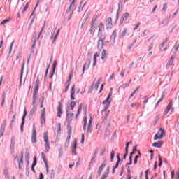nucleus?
Listing matches in <instances>:
<instances>
[{"mask_svg":"<svg viewBox=\"0 0 179 179\" xmlns=\"http://www.w3.org/2000/svg\"><path fill=\"white\" fill-rule=\"evenodd\" d=\"M38 89H40V80L37 78L34 84V90L33 93L34 103H35V100H37V94L38 93Z\"/></svg>","mask_w":179,"mask_h":179,"instance_id":"obj_1","label":"nucleus"},{"mask_svg":"<svg viewBox=\"0 0 179 179\" xmlns=\"http://www.w3.org/2000/svg\"><path fill=\"white\" fill-rule=\"evenodd\" d=\"M166 131L162 128H159V131H158L154 136V141H157V139H162Z\"/></svg>","mask_w":179,"mask_h":179,"instance_id":"obj_2","label":"nucleus"},{"mask_svg":"<svg viewBox=\"0 0 179 179\" xmlns=\"http://www.w3.org/2000/svg\"><path fill=\"white\" fill-rule=\"evenodd\" d=\"M32 143L37 142V131L36 130V124H33L32 136H31Z\"/></svg>","mask_w":179,"mask_h":179,"instance_id":"obj_3","label":"nucleus"},{"mask_svg":"<svg viewBox=\"0 0 179 179\" xmlns=\"http://www.w3.org/2000/svg\"><path fill=\"white\" fill-rule=\"evenodd\" d=\"M121 12H122V2L121 1V0H120L118 3V10L116 13L115 23L118 22V19L120 17V13H121Z\"/></svg>","mask_w":179,"mask_h":179,"instance_id":"obj_4","label":"nucleus"},{"mask_svg":"<svg viewBox=\"0 0 179 179\" xmlns=\"http://www.w3.org/2000/svg\"><path fill=\"white\" fill-rule=\"evenodd\" d=\"M27 115V110L26 109L24 110V114L22 117V123L20 126L21 133L23 134V128L24 127V122L26 121V117Z\"/></svg>","mask_w":179,"mask_h":179,"instance_id":"obj_5","label":"nucleus"},{"mask_svg":"<svg viewBox=\"0 0 179 179\" xmlns=\"http://www.w3.org/2000/svg\"><path fill=\"white\" fill-rule=\"evenodd\" d=\"M76 148H78V140L75 138L73 141V145H72V155L76 156Z\"/></svg>","mask_w":179,"mask_h":179,"instance_id":"obj_6","label":"nucleus"},{"mask_svg":"<svg viewBox=\"0 0 179 179\" xmlns=\"http://www.w3.org/2000/svg\"><path fill=\"white\" fill-rule=\"evenodd\" d=\"M92 62V59L90 58H87L85 64L83 65V73H85V71H86V69H89V68H90V64Z\"/></svg>","mask_w":179,"mask_h":179,"instance_id":"obj_7","label":"nucleus"},{"mask_svg":"<svg viewBox=\"0 0 179 179\" xmlns=\"http://www.w3.org/2000/svg\"><path fill=\"white\" fill-rule=\"evenodd\" d=\"M106 39V37L101 36L98 41V45L97 48L98 50H101L103 48V46L104 45V40Z\"/></svg>","mask_w":179,"mask_h":179,"instance_id":"obj_8","label":"nucleus"},{"mask_svg":"<svg viewBox=\"0 0 179 179\" xmlns=\"http://www.w3.org/2000/svg\"><path fill=\"white\" fill-rule=\"evenodd\" d=\"M111 96H113V88H110V92H109L107 98L106 99V100H104L102 102V104H110L111 103V101H110V99H111Z\"/></svg>","mask_w":179,"mask_h":179,"instance_id":"obj_9","label":"nucleus"},{"mask_svg":"<svg viewBox=\"0 0 179 179\" xmlns=\"http://www.w3.org/2000/svg\"><path fill=\"white\" fill-rule=\"evenodd\" d=\"M63 110H62V105L61 104V102H59L58 106H57V117L59 118H61L62 114H63Z\"/></svg>","mask_w":179,"mask_h":179,"instance_id":"obj_10","label":"nucleus"},{"mask_svg":"<svg viewBox=\"0 0 179 179\" xmlns=\"http://www.w3.org/2000/svg\"><path fill=\"white\" fill-rule=\"evenodd\" d=\"M136 152H138V154L140 156H142V153H141V150L137 149L136 145L133 147V151L131 152H130V156L129 157H131V159H132L134 155H135Z\"/></svg>","mask_w":179,"mask_h":179,"instance_id":"obj_11","label":"nucleus"},{"mask_svg":"<svg viewBox=\"0 0 179 179\" xmlns=\"http://www.w3.org/2000/svg\"><path fill=\"white\" fill-rule=\"evenodd\" d=\"M128 17H129V13H125L124 14H123L122 17H121V19L120 20V24H122L124 23V22H127V20H128Z\"/></svg>","mask_w":179,"mask_h":179,"instance_id":"obj_12","label":"nucleus"},{"mask_svg":"<svg viewBox=\"0 0 179 179\" xmlns=\"http://www.w3.org/2000/svg\"><path fill=\"white\" fill-rule=\"evenodd\" d=\"M44 142L48 149H50V143H48V133L45 132L43 136Z\"/></svg>","mask_w":179,"mask_h":179,"instance_id":"obj_13","label":"nucleus"},{"mask_svg":"<svg viewBox=\"0 0 179 179\" xmlns=\"http://www.w3.org/2000/svg\"><path fill=\"white\" fill-rule=\"evenodd\" d=\"M6 127V120L3 121V123L1 126L0 129V136H3L5 132V128Z\"/></svg>","mask_w":179,"mask_h":179,"instance_id":"obj_14","label":"nucleus"},{"mask_svg":"<svg viewBox=\"0 0 179 179\" xmlns=\"http://www.w3.org/2000/svg\"><path fill=\"white\" fill-rule=\"evenodd\" d=\"M117 38V29H115L112 35L110 36V41H112L113 45H114L115 43V38Z\"/></svg>","mask_w":179,"mask_h":179,"instance_id":"obj_15","label":"nucleus"},{"mask_svg":"<svg viewBox=\"0 0 179 179\" xmlns=\"http://www.w3.org/2000/svg\"><path fill=\"white\" fill-rule=\"evenodd\" d=\"M75 1L76 0H72L69 7L66 10V13H69V12H71V11L73 12V8H75Z\"/></svg>","mask_w":179,"mask_h":179,"instance_id":"obj_16","label":"nucleus"},{"mask_svg":"<svg viewBox=\"0 0 179 179\" xmlns=\"http://www.w3.org/2000/svg\"><path fill=\"white\" fill-rule=\"evenodd\" d=\"M41 124H45V108H43L41 111Z\"/></svg>","mask_w":179,"mask_h":179,"instance_id":"obj_17","label":"nucleus"},{"mask_svg":"<svg viewBox=\"0 0 179 179\" xmlns=\"http://www.w3.org/2000/svg\"><path fill=\"white\" fill-rule=\"evenodd\" d=\"M106 24H107V27L106 29H111V27H113V19L111 18V17H109L107 20H106Z\"/></svg>","mask_w":179,"mask_h":179,"instance_id":"obj_18","label":"nucleus"},{"mask_svg":"<svg viewBox=\"0 0 179 179\" xmlns=\"http://www.w3.org/2000/svg\"><path fill=\"white\" fill-rule=\"evenodd\" d=\"M32 106H33V108L31 109L29 113L34 115V113L37 111V106H36V100L34 101V99H33L32 101Z\"/></svg>","mask_w":179,"mask_h":179,"instance_id":"obj_19","label":"nucleus"},{"mask_svg":"<svg viewBox=\"0 0 179 179\" xmlns=\"http://www.w3.org/2000/svg\"><path fill=\"white\" fill-rule=\"evenodd\" d=\"M105 168H106V162H103L97 171L98 176H101V173L103 172V170H104Z\"/></svg>","mask_w":179,"mask_h":179,"instance_id":"obj_20","label":"nucleus"},{"mask_svg":"<svg viewBox=\"0 0 179 179\" xmlns=\"http://www.w3.org/2000/svg\"><path fill=\"white\" fill-rule=\"evenodd\" d=\"M15 136L11 137V143L10 145V150L12 151L11 153H13V151L15 150Z\"/></svg>","mask_w":179,"mask_h":179,"instance_id":"obj_21","label":"nucleus"},{"mask_svg":"<svg viewBox=\"0 0 179 179\" xmlns=\"http://www.w3.org/2000/svg\"><path fill=\"white\" fill-rule=\"evenodd\" d=\"M154 148H162L163 146V141H159L158 142H155L152 143Z\"/></svg>","mask_w":179,"mask_h":179,"instance_id":"obj_22","label":"nucleus"},{"mask_svg":"<svg viewBox=\"0 0 179 179\" xmlns=\"http://www.w3.org/2000/svg\"><path fill=\"white\" fill-rule=\"evenodd\" d=\"M107 51L103 49L102 50V52H101V59H102V61H106V59H107Z\"/></svg>","mask_w":179,"mask_h":179,"instance_id":"obj_23","label":"nucleus"},{"mask_svg":"<svg viewBox=\"0 0 179 179\" xmlns=\"http://www.w3.org/2000/svg\"><path fill=\"white\" fill-rule=\"evenodd\" d=\"M72 120H73V117H71L69 116V112L68 109H66V121L67 124H71L72 122Z\"/></svg>","mask_w":179,"mask_h":179,"instance_id":"obj_24","label":"nucleus"},{"mask_svg":"<svg viewBox=\"0 0 179 179\" xmlns=\"http://www.w3.org/2000/svg\"><path fill=\"white\" fill-rule=\"evenodd\" d=\"M70 97L72 100H75V85L71 87Z\"/></svg>","mask_w":179,"mask_h":179,"instance_id":"obj_25","label":"nucleus"},{"mask_svg":"<svg viewBox=\"0 0 179 179\" xmlns=\"http://www.w3.org/2000/svg\"><path fill=\"white\" fill-rule=\"evenodd\" d=\"M174 60H173V56L171 57L170 60L168 62L167 64H166V69H169V68H170V66H171V65H173V62Z\"/></svg>","mask_w":179,"mask_h":179,"instance_id":"obj_26","label":"nucleus"},{"mask_svg":"<svg viewBox=\"0 0 179 179\" xmlns=\"http://www.w3.org/2000/svg\"><path fill=\"white\" fill-rule=\"evenodd\" d=\"M67 131L68 134L72 135V127L71 126V123H68L67 124Z\"/></svg>","mask_w":179,"mask_h":179,"instance_id":"obj_27","label":"nucleus"},{"mask_svg":"<svg viewBox=\"0 0 179 179\" xmlns=\"http://www.w3.org/2000/svg\"><path fill=\"white\" fill-rule=\"evenodd\" d=\"M84 124H83V130L86 131V126L87 125V118L86 117V116H84Z\"/></svg>","mask_w":179,"mask_h":179,"instance_id":"obj_28","label":"nucleus"},{"mask_svg":"<svg viewBox=\"0 0 179 179\" xmlns=\"http://www.w3.org/2000/svg\"><path fill=\"white\" fill-rule=\"evenodd\" d=\"M158 160H159V167H162L163 166V159H162V156L160 155H158Z\"/></svg>","mask_w":179,"mask_h":179,"instance_id":"obj_29","label":"nucleus"},{"mask_svg":"<svg viewBox=\"0 0 179 179\" xmlns=\"http://www.w3.org/2000/svg\"><path fill=\"white\" fill-rule=\"evenodd\" d=\"M115 156V152L114 150H112L110 152V162L113 163L114 162V157Z\"/></svg>","mask_w":179,"mask_h":179,"instance_id":"obj_30","label":"nucleus"},{"mask_svg":"<svg viewBox=\"0 0 179 179\" xmlns=\"http://www.w3.org/2000/svg\"><path fill=\"white\" fill-rule=\"evenodd\" d=\"M30 159V152H29V149H26L25 151V160Z\"/></svg>","mask_w":179,"mask_h":179,"instance_id":"obj_31","label":"nucleus"},{"mask_svg":"<svg viewBox=\"0 0 179 179\" xmlns=\"http://www.w3.org/2000/svg\"><path fill=\"white\" fill-rule=\"evenodd\" d=\"M80 111H82V105H80L78 106V110H77V113L76 115V118H78V117H79V114H80Z\"/></svg>","mask_w":179,"mask_h":179,"instance_id":"obj_32","label":"nucleus"},{"mask_svg":"<svg viewBox=\"0 0 179 179\" xmlns=\"http://www.w3.org/2000/svg\"><path fill=\"white\" fill-rule=\"evenodd\" d=\"M9 22H10V18H7L3 20L1 23V26L3 25V24H6V23H9Z\"/></svg>","mask_w":179,"mask_h":179,"instance_id":"obj_33","label":"nucleus"},{"mask_svg":"<svg viewBox=\"0 0 179 179\" xmlns=\"http://www.w3.org/2000/svg\"><path fill=\"white\" fill-rule=\"evenodd\" d=\"M96 28L94 27V24H91V29H90V33L91 34H94V31H96Z\"/></svg>","mask_w":179,"mask_h":179,"instance_id":"obj_34","label":"nucleus"},{"mask_svg":"<svg viewBox=\"0 0 179 179\" xmlns=\"http://www.w3.org/2000/svg\"><path fill=\"white\" fill-rule=\"evenodd\" d=\"M61 31V29H59L57 31V33L53 38V41L52 43H55V41H57V37H58L59 34V31Z\"/></svg>","mask_w":179,"mask_h":179,"instance_id":"obj_35","label":"nucleus"},{"mask_svg":"<svg viewBox=\"0 0 179 179\" xmlns=\"http://www.w3.org/2000/svg\"><path fill=\"white\" fill-rule=\"evenodd\" d=\"M17 162H18V169L19 170H22V164H23V160L22 159H17Z\"/></svg>","mask_w":179,"mask_h":179,"instance_id":"obj_36","label":"nucleus"},{"mask_svg":"<svg viewBox=\"0 0 179 179\" xmlns=\"http://www.w3.org/2000/svg\"><path fill=\"white\" fill-rule=\"evenodd\" d=\"M127 34V28H125L122 32L121 36H120V38H124V37H125V35Z\"/></svg>","mask_w":179,"mask_h":179,"instance_id":"obj_37","label":"nucleus"},{"mask_svg":"<svg viewBox=\"0 0 179 179\" xmlns=\"http://www.w3.org/2000/svg\"><path fill=\"white\" fill-rule=\"evenodd\" d=\"M161 24H164V26H167L169 24V19H165L161 22Z\"/></svg>","mask_w":179,"mask_h":179,"instance_id":"obj_38","label":"nucleus"},{"mask_svg":"<svg viewBox=\"0 0 179 179\" xmlns=\"http://www.w3.org/2000/svg\"><path fill=\"white\" fill-rule=\"evenodd\" d=\"M171 110V108H170V106H167L164 112V115H167V114H169V111H170Z\"/></svg>","mask_w":179,"mask_h":179,"instance_id":"obj_39","label":"nucleus"},{"mask_svg":"<svg viewBox=\"0 0 179 179\" xmlns=\"http://www.w3.org/2000/svg\"><path fill=\"white\" fill-rule=\"evenodd\" d=\"M13 44H15V41H13L10 45V50H9V52H8V55H10V54H12V48H13Z\"/></svg>","mask_w":179,"mask_h":179,"instance_id":"obj_40","label":"nucleus"},{"mask_svg":"<svg viewBox=\"0 0 179 179\" xmlns=\"http://www.w3.org/2000/svg\"><path fill=\"white\" fill-rule=\"evenodd\" d=\"M75 106H76V102L71 101L70 103V107H71L72 111H73V108H75Z\"/></svg>","mask_w":179,"mask_h":179,"instance_id":"obj_41","label":"nucleus"},{"mask_svg":"<svg viewBox=\"0 0 179 179\" xmlns=\"http://www.w3.org/2000/svg\"><path fill=\"white\" fill-rule=\"evenodd\" d=\"M36 166H37V157H34L31 166L36 167Z\"/></svg>","mask_w":179,"mask_h":179,"instance_id":"obj_42","label":"nucleus"},{"mask_svg":"<svg viewBox=\"0 0 179 179\" xmlns=\"http://www.w3.org/2000/svg\"><path fill=\"white\" fill-rule=\"evenodd\" d=\"M120 162H122V160L119 158V160L116 162L115 166H113L114 169H118V166H120Z\"/></svg>","mask_w":179,"mask_h":179,"instance_id":"obj_43","label":"nucleus"},{"mask_svg":"<svg viewBox=\"0 0 179 179\" xmlns=\"http://www.w3.org/2000/svg\"><path fill=\"white\" fill-rule=\"evenodd\" d=\"M24 69V62L22 64V66L21 67V73H20V79L23 78V70Z\"/></svg>","mask_w":179,"mask_h":179,"instance_id":"obj_44","label":"nucleus"},{"mask_svg":"<svg viewBox=\"0 0 179 179\" xmlns=\"http://www.w3.org/2000/svg\"><path fill=\"white\" fill-rule=\"evenodd\" d=\"M55 68H57V60H55L53 62L52 67V71L55 72Z\"/></svg>","mask_w":179,"mask_h":179,"instance_id":"obj_45","label":"nucleus"},{"mask_svg":"<svg viewBox=\"0 0 179 179\" xmlns=\"http://www.w3.org/2000/svg\"><path fill=\"white\" fill-rule=\"evenodd\" d=\"M97 19H99V17L97 15L94 16V17L92 20V24H91L94 25V23H96V20H97Z\"/></svg>","mask_w":179,"mask_h":179,"instance_id":"obj_46","label":"nucleus"},{"mask_svg":"<svg viewBox=\"0 0 179 179\" xmlns=\"http://www.w3.org/2000/svg\"><path fill=\"white\" fill-rule=\"evenodd\" d=\"M26 176L27 177H29L30 174V169L29 168V166H26Z\"/></svg>","mask_w":179,"mask_h":179,"instance_id":"obj_47","label":"nucleus"},{"mask_svg":"<svg viewBox=\"0 0 179 179\" xmlns=\"http://www.w3.org/2000/svg\"><path fill=\"white\" fill-rule=\"evenodd\" d=\"M164 97V96L162 95V96L159 99V101L157 102V103L155 105V108H156V107H157V106H159V104H160V103H162V101H163Z\"/></svg>","mask_w":179,"mask_h":179,"instance_id":"obj_48","label":"nucleus"},{"mask_svg":"<svg viewBox=\"0 0 179 179\" xmlns=\"http://www.w3.org/2000/svg\"><path fill=\"white\" fill-rule=\"evenodd\" d=\"M173 48L175 49V52H177V51H178V48H179V43L178 42H176Z\"/></svg>","mask_w":179,"mask_h":179,"instance_id":"obj_49","label":"nucleus"},{"mask_svg":"<svg viewBox=\"0 0 179 179\" xmlns=\"http://www.w3.org/2000/svg\"><path fill=\"white\" fill-rule=\"evenodd\" d=\"M93 89H95V90H97L99 89V85L96 84H92L91 86V90H93Z\"/></svg>","mask_w":179,"mask_h":179,"instance_id":"obj_50","label":"nucleus"},{"mask_svg":"<svg viewBox=\"0 0 179 179\" xmlns=\"http://www.w3.org/2000/svg\"><path fill=\"white\" fill-rule=\"evenodd\" d=\"M41 156H42V159L44 162V164H47V159H45V155L44 154V152H41Z\"/></svg>","mask_w":179,"mask_h":179,"instance_id":"obj_51","label":"nucleus"},{"mask_svg":"<svg viewBox=\"0 0 179 179\" xmlns=\"http://www.w3.org/2000/svg\"><path fill=\"white\" fill-rule=\"evenodd\" d=\"M55 178V173L54 172V170H51V173H50V179H54Z\"/></svg>","mask_w":179,"mask_h":179,"instance_id":"obj_52","label":"nucleus"},{"mask_svg":"<svg viewBox=\"0 0 179 179\" xmlns=\"http://www.w3.org/2000/svg\"><path fill=\"white\" fill-rule=\"evenodd\" d=\"M27 9H29V3H27L26 5L24 6V7L22 10V13H24V12H26V10H27Z\"/></svg>","mask_w":179,"mask_h":179,"instance_id":"obj_53","label":"nucleus"},{"mask_svg":"<svg viewBox=\"0 0 179 179\" xmlns=\"http://www.w3.org/2000/svg\"><path fill=\"white\" fill-rule=\"evenodd\" d=\"M92 131H93L92 129V126L88 125L87 129V134H92Z\"/></svg>","mask_w":179,"mask_h":179,"instance_id":"obj_54","label":"nucleus"},{"mask_svg":"<svg viewBox=\"0 0 179 179\" xmlns=\"http://www.w3.org/2000/svg\"><path fill=\"white\" fill-rule=\"evenodd\" d=\"M128 86H129V84H128V83L123 84L120 86L119 89H125L126 87H128Z\"/></svg>","mask_w":179,"mask_h":179,"instance_id":"obj_55","label":"nucleus"},{"mask_svg":"<svg viewBox=\"0 0 179 179\" xmlns=\"http://www.w3.org/2000/svg\"><path fill=\"white\" fill-rule=\"evenodd\" d=\"M138 159H141V156H135L134 163L138 164Z\"/></svg>","mask_w":179,"mask_h":179,"instance_id":"obj_56","label":"nucleus"},{"mask_svg":"<svg viewBox=\"0 0 179 179\" xmlns=\"http://www.w3.org/2000/svg\"><path fill=\"white\" fill-rule=\"evenodd\" d=\"M106 147L104 146L102 149H101V156H104V153H106Z\"/></svg>","mask_w":179,"mask_h":179,"instance_id":"obj_57","label":"nucleus"},{"mask_svg":"<svg viewBox=\"0 0 179 179\" xmlns=\"http://www.w3.org/2000/svg\"><path fill=\"white\" fill-rule=\"evenodd\" d=\"M66 86L65 87V89H64V93H66V92H68V89H69V86L71 85V83H66Z\"/></svg>","mask_w":179,"mask_h":179,"instance_id":"obj_58","label":"nucleus"},{"mask_svg":"<svg viewBox=\"0 0 179 179\" xmlns=\"http://www.w3.org/2000/svg\"><path fill=\"white\" fill-rule=\"evenodd\" d=\"M64 153V150H62V148H60L59 150V158L60 159V157H62V154Z\"/></svg>","mask_w":179,"mask_h":179,"instance_id":"obj_59","label":"nucleus"},{"mask_svg":"<svg viewBox=\"0 0 179 179\" xmlns=\"http://www.w3.org/2000/svg\"><path fill=\"white\" fill-rule=\"evenodd\" d=\"M129 162L126 164V167H129L131 164H132V159L131 157H129Z\"/></svg>","mask_w":179,"mask_h":179,"instance_id":"obj_60","label":"nucleus"},{"mask_svg":"<svg viewBox=\"0 0 179 179\" xmlns=\"http://www.w3.org/2000/svg\"><path fill=\"white\" fill-rule=\"evenodd\" d=\"M131 141H129L126 143V147H125V150H127L128 151V149L129 148V145H131Z\"/></svg>","mask_w":179,"mask_h":179,"instance_id":"obj_61","label":"nucleus"},{"mask_svg":"<svg viewBox=\"0 0 179 179\" xmlns=\"http://www.w3.org/2000/svg\"><path fill=\"white\" fill-rule=\"evenodd\" d=\"M72 76H73L72 73H70L69 76V79L66 81L67 83H71V79H72Z\"/></svg>","mask_w":179,"mask_h":179,"instance_id":"obj_62","label":"nucleus"},{"mask_svg":"<svg viewBox=\"0 0 179 179\" xmlns=\"http://www.w3.org/2000/svg\"><path fill=\"white\" fill-rule=\"evenodd\" d=\"M54 73H55V71L52 70L51 72L50 73V79H52L54 76Z\"/></svg>","mask_w":179,"mask_h":179,"instance_id":"obj_63","label":"nucleus"},{"mask_svg":"<svg viewBox=\"0 0 179 179\" xmlns=\"http://www.w3.org/2000/svg\"><path fill=\"white\" fill-rule=\"evenodd\" d=\"M87 19H89V13L87 14V15L84 17L83 20V23H86V22L87 21Z\"/></svg>","mask_w":179,"mask_h":179,"instance_id":"obj_64","label":"nucleus"}]
</instances>
